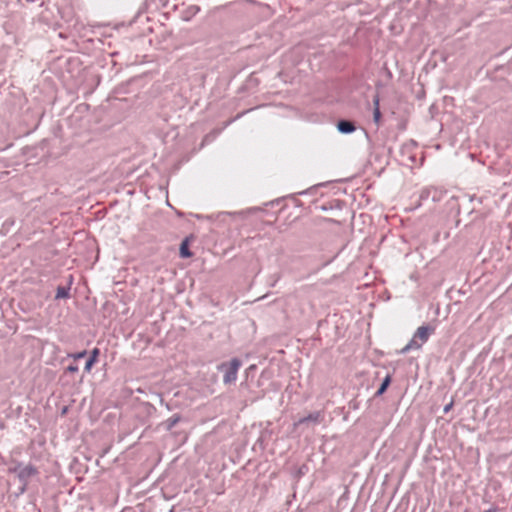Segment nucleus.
<instances>
[{
	"label": "nucleus",
	"instance_id": "nucleus-1",
	"mask_svg": "<svg viewBox=\"0 0 512 512\" xmlns=\"http://www.w3.org/2000/svg\"><path fill=\"white\" fill-rule=\"evenodd\" d=\"M241 364L238 358H233L229 362H223L218 365V370L223 372V382L225 384H231L237 380V374Z\"/></svg>",
	"mask_w": 512,
	"mask_h": 512
},
{
	"label": "nucleus",
	"instance_id": "nucleus-2",
	"mask_svg": "<svg viewBox=\"0 0 512 512\" xmlns=\"http://www.w3.org/2000/svg\"><path fill=\"white\" fill-rule=\"evenodd\" d=\"M15 472H17V475L23 483H26L27 480L37 474V470L32 465H27L24 467L18 466L14 469Z\"/></svg>",
	"mask_w": 512,
	"mask_h": 512
},
{
	"label": "nucleus",
	"instance_id": "nucleus-3",
	"mask_svg": "<svg viewBox=\"0 0 512 512\" xmlns=\"http://www.w3.org/2000/svg\"><path fill=\"white\" fill-rule=\"evenodd\" d=\"M434 332V328L430 326H420L415 334L413 335L416 337L422 344L428 341L429 336Z\"/></svg>",
	"mask_w": 512,
	"mask_h": 512
},
{
	"label": "nucleus",
	"instance_id": "nucleus-4",
	"mask_svg": "<svg viewBox=\"0 0 512 512\" xmlns=\"http://www.w3.org/2000/svg\"><path fill=\"white\" fill-rule=\"evenodd\" d=\"M323 419V415L321 412L317 411V412H313L311 414H309L308 416L306 417H303L301 418L297 423L296 425H301V424H305L307 422H313V423H320Z\"/></svg>",
	"mask_w": 512,
	"mask_h": 512
},
{
	"label": "nucleus",
	"instance_id": "nucleus-5",
	"mask_svg": "<svg viewBox=\"0 0 512 512\" xmlns=\"http://www.w3.org/2000/svg\"><path fill=\"white\" fill-rule=\"evenodd\" d=\"M337 128L341 133H352L355 131V125L351 121L341 120L337 124Z\"/></svg>",
	"mask_w": 512,
	"mask_h": 512
},
{
	"label": "nucleus",
	"instance_id": "nucleus-6",
	"mask_svg": "<svg viewBox=\"0 0 512 512\" xmlns=\"http://www.w3.org/2000/svg\"><path fill=\"white\" fill-rule=\"evenodd\" d=\"M422 345L423 344L416 337L413 336L409 343L401 349L400 353L405 354L410 350L420 349Z\"/></svg>",
	"mask_w": 512,
	"mask_h": 512
},
{
	"label": "nucleus",
	"instance_id": "nucleus-7",
	"mask_svg": "<svg viewBox=\"0 0 512 512\" xmlns=\"http://www.w3.org/2000/svg\"><path fill=\"white\" fill-rule=\"evenodd\" d=\"M98 355H99V349L94 348L91 352L90 358L87 360L86 365H85V370L87 372H89L91 370L92 366L97 361Z\"/></svg>",
	"mask_w": 512,
	"mask_h": 512
},
{
	"label": "nucleus",
	"instance_id": "nucleus-8",
	"mask_svg": "<svg viewBox=\"0 0 512 512\" xmlns=\"http://www.w3.org/2000/svg\"><path fill=\"white\" fill-rule=\"evenodd\" d=\"M379 97L376 96L373 100V103H374V111H373V118H374V121L378 124L380 122V119H381V112H380V107H379Z\"/></svg>",
	"mask_w": 512,
	"mask_h": 512
},
{
	"label": "nucleus",
	"instance_id": "nucleus-9",
	"mask_svg": "<svg viewBox=\"0 0 512 512\" xmlns=\"http://www.w3.org/2000/svg\"><path fill=\"white\" fill-rule=\"evenodd\" d=\"M181 420L180 415L175 414L164 422L167 430H171Z\"/></svg>",
	"mask_w": 512,
	"mask_h": 512
},
{
	"label": "nucleus",
	"instance_id": "nucleus-10",
	"mask_svg": "<svg viewBox=\"0 0 512 512\" xmlns=\"http://www.w3.org/2000/svg\"><path fill=\"white\" fill-rule=\"evenodd\" d=\"M180 255L183 258H189L192 256V253L190 252L188 248V241L184 240L180 245Z\"/></svg>",
	"mask_w": 512,
	"mask_h": 512
},
{
	"label": "nucleus",
	"instance_id": "nucleus-11",
	"mask_svg": "<svg viewBox=\"0 0 512 512\" xmlns=\"http://www.w3.org/2000/svg\"><path fill=\"white\" fill-rule=\"evenodd\" d=\"M390 382H391V377L389 375H387L385 377L384 381L382 382L380 388L377 390L376 396L382 395L385 392V390L387 389V387L389 386Z\"/></svg>",
	"mask_w": 512,
	"mask_h": 512
},
{
	"label": "nucleus",
	"instance_id": "nucleus-12",
	"mask_svg": "<svg viewBox=\"0 0 512 512\" xmlns=\"http://www.w3.org/2000/svg\"><path fill=\"white\" fill-rule=\"evenodd\" d=\"M69 297V289L65 287H58L56 292V299L68 298Z\"/></svg>",
	"mask_w": 512,
	"mask_h": 512
},
{
	"label": "nucleus",
	"instance_id": "nucleus-13",
	"mask_svg": "<svg viewBox=\"0 0 512 512\" xmlns=\"http://www.w3.org/2000/svg\"><path fill=\"white\" fill-rule=\"evenodd\" d=\"M71 356L74 357L75 359H80L86 356V351H81L79 353L72 354Z\"/></svg>",
	"mask_w": 512,
	"mask_h": 512
},
{
	"label": "nucleus",
	"instance_id": "nucleus-14",
	"mask_svg": "<svg viewBox=\"0 0 512 512\" xmlns=\"http://www.w3.org/2000/svg\"><path fill=\"white\" fill-rule=\"evenodd\" d=\"M67 371L70 372V373H75V372L78 371V366H76V365H69L67 367Z\"/></svg>",
	"mask_w": 512,
	"mask_h": 512
},
{
	"label": "nucleus",
	"instance_id": "nucleus-15",
	"mask_svg": "<svg viewBox=\"0 0 512 512\" xmlns=\"http://www.w3.org/2000/svg\"><path fill=\"white\" fill-rule=\"evenodd\" d=\"M452 407H453V401H451L449 404H447L444 407V409H443L444 413H448L451 410Z\"/></svg>",
	"mask_w": 512,
	"mask_h": 512
}]
</instances>
